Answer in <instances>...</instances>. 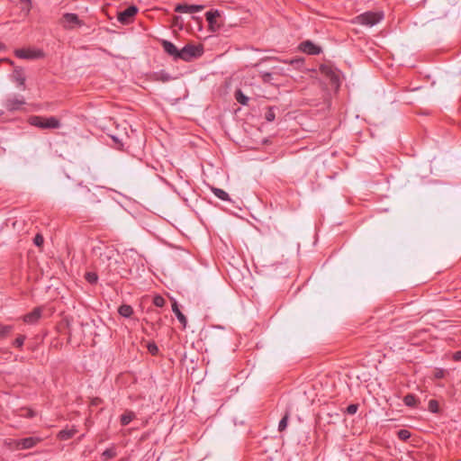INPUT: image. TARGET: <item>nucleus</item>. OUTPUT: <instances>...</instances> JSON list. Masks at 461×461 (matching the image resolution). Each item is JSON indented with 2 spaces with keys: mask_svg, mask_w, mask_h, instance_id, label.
Masks as SVG:
<instances>
[{
  "mask_svg": "<svg viewBox=\"0 0 461 461\" xmlns=\"http://www.w3.org/2000/svg\"><path fill=\"white\" fill-rule=\"evenodd\" d=\"M95 251H99V261L105 266L106 268L117 264L118 250L113 246L98 247Z\"/></svg>",
  "mask_w": 461,
  "mask_h": 461,
  "instance_id": "nucleus-1",
  "label": "nucleus"
},
{
  "mask_svg": "<svg viewBox=\"0 0 461 461\" xmlns=\"http://www.w3.org/2000/svg\"><path fill=\"white\" fill-rule=\"evenodd\" d=\"M28 122L31 125L40 129H59L61 125L60 121L54 116L32 115L29 117Z\"/></svg>",
  "mask_w": 461,
  "mask_h": 461,
  "instance_id": "nucleus-2",
  "label": "nucleus"
},
{
  "mask_svg": "<svg viewBox=\"0 0 461 461\" xmlns=\"http://www.w3.org/2000/svg\"><path fill=\"white\" fill-rule=\"evenodd\" d=\"M203 53V45L186 44L179 50L178 59L184 61H191L194 59L201 57Z\"/></svg>",
  "mask_w": 461,
  "mask_h": 461,
  "instance_id": "nucleus-3",
  "label": "nucleus"
},
{
  "mask_svg": "<svg viewBox=\"0 0 461 461\" xmlns=\"http://www.w3.org/2000/svg\"><path fill=\"white\" fill-rule=\"evenodd\" d=\"M384 18L382 13L366 12L356 17V22L361 25L372 27L380 23Z\"/></svg>",
  "mask_w": 461,
  "mask_h": 461,
  "instance_id": "nucleus-4",
  "label": "nucleus"
},
{
  "mask_svg": "<svg viewBox=\"0 0 461 461\" xmlns=\"http://www.w3.org/2000/svg\"><path fill=\"white\" fill-rule=\"evenodd\" d=\"M60 24L66 30H73L76 27H81L84 23L78 18L77 14L66 13L62 16Z\"/></svg>",
  "mask_w": 461,
  "mask_h": 461,
  "instance_id": "nucleus-5",
  "label": "nucleus"
},
{
  "mask_svg": "<svg viewBox=\"0 0 461 461\" xmlns=\"http://www.w3.org/2000/svg\"><path fill=\"white\" fill-rule=\"evenodd\" d=\"M41 441L39 437H29L14 440V446L16 449H30Z\"/></svg>",
  "mask_w": 461,
  "mask_h": 461,
  "instance_id": "nucleus-6",
  "label": "nucleus"
},
{
  "mask_svg": "<svg viewBox=\"0 0 461 461\" xmlns=\"http://www.w3.org/2000/svg\"><path fill=\"white\" fill-rule=\"evenodd\" d=\"M25 104V100L21 95H13L5 101V107L7 111L13 112L21 109Z\"/></svg>",
  "mask_w": 461,
  "mask_h": 461,
  "instance_id": "nucleus-7",
  "label": "nucleus"
},
{
  "mask_svg": "<svg viewBox=\"0 0 461 461\" xmlns=\"http://www.w3.org/2000/svg\"><path fill=\"white\" fill-rule=\"evenodd\" d=\"M14 53L17 58L24 59H35L43 56L41 50L32 49H18Z\"/></svg>",
  "mask_w": 461,
  "mask_h": 461,
  "instance_id": "nucleus-8",
  "label": "nucleus"
},
{
  "mask_svg": "<svg viewBox=\"0 0 461 461\" xmlns=\"http://www.w3.org/2000/svg\"><path fill=\"white\" fill-rule=\"evenodd\" d=\"M138 13V8L135 5H131L118 14V21L122 24H129L134 15Z\"/></svg>",
  "mask_w": 461,
  "mask_h": 461,
  "instance_id": "nucleus-9",
  "label": "nucleus"
},
{
  "mask_svg": "<svg viewBox=\"0 0 461 461\" xmlns=\"http://www.w3.org/2000/svg\"><path fill=\"white\" fill-rule=\"evenodd\" d=\"M204 5H202L180 4L176 6L175 11L177 13L193 14L202 11Z\"/></svg>",
  "mask_w": 461,
  "mask_h": 461,
  "instance_id": "nucleus-10",
  "label": "nucleus"
},
{
  "mask_svg": "<svg viewBox=\"0 0 461 461\" xmlns=\"http://www.w3.org/2000/svg\"><path fill=\"white\" fill-rule=\"evenodd\" d=\"M162 48L164 51L172 57L175 60L178 59L179 50L174 43L169 41L163 40L161 41Z\"/></svg>",
  "mask_w": 461,
  "mask_h": 461,
  "instance_id": "nucleus-11",
  "label": "nucleus"
},
{
  "mask_svg": "<svg viewBox=\"0 0 461 461\" xmlns=\"http://www.w3.org/2000/svg\"><path fill=\"white\" fill-rule=\"evenodd\" d=\"M41 312H42L41 307H36L31 312L25 314L23 317V320L25 323L34 324L40 320V318L41 316Z\"/></svg>",
  "mask_w": 461,
  "mask_h": 461,
  "instance_id": "nucleus-12",
  "label": "nucleus"
},
{
  "mask_svg": "<svg viewBox=\"0 0 461 461\" xmlns=\"http://www.w3.org/2000/svg\"><path fill=\"white\" fill-rule=\"evenodd\" d=\"M301 49L303 52L310 54V55H317L320 54L321 51V47L315 45L310 41H306L302 42Z\"/></svg>",
  "mask_w": 461,
  "mask_h": 461,
  "instance_id": "nucleus-13",
  "label": "nucleus"
},
{
  "mask_svg": "<svg viewBox=\"0 0 461 461\" xmlns=\"http://www.w3.org/2000/svg\"><path fill=\"white\" fill-rule=\"evenodd\" d=\"M172 311L175 313V315L176 316V318L179 321V322L182 324L183 329L185 330L186 328V325H187V319L183 314V312L180 311V309L178 307V304H177V303L176 301L172 304Z\"/></svg>",
  "mask_w": 461,
  "mask_h": 461,
  "instance_id": "nucleus-14",
  "label": "nucleus"
},
{
  "mask_svg": "<svg viewBox=\"0 0 461 461\" xmlns=\"http://www.w3.org/2000/svg\"><path fill=\"white\" fill-rule=\"evenodd\" d=\"M77 432V430L75 427L69 429H64L58 433L57 437L59 440H68L73 438Z\"/></svg>",
  "mask_w": 461,
  "mask_h": 461,
  "instance_id": "nucleus-15",
  "label": "nucleus"
},
{
  "mask_svg": "<svg viewBox=\"0 0 461 461\" xmlns=\"http://www.w3.org/2000/svg\"><path fill=\"white\" fill-rule=\"evenodd\" d=\"M13 79L18 83L19 86L24 87L25 76L22 68H16L13 73Z\"/></svg>",
  "mask_w": 461,
  "mask_h": 461,
  "instance_id": "nucleus-16",
  "label": "nucleus"
},
{
  "mask_svg": "<svg viewBox=\"0 0 461 461\" xmlns=\"http://www.w3.org/2000/svg\"><path fill=\"white\" fill-rule=\"evenodd\" d=\"M136 415L132 411H125L120 417V421L122 426H127L131 421L135 419Z\"/></svg>",
  "mask_w": 461,
  "mask_h": 461,
  "instance_id": "nucleus-17",
  "label": "nucleus"
},
{
  "mask_svg": "<svg viewBox=\"0 0 461 461\" xmlns=\"http://www.w3.org/2000/svg\"><path fill=\"white\" fill-rule=\"evenodd\" d=\"M211 191L220 200L225 201V202L230 201V198L228 193H226L224 190L218 188V187L212 186Z\"/></svg>",
  "mask_w": 461,
  "mask_h": 461,
  "instance_id": "nucleus-18",
  "label": "nucleus"
},
{
  "mask_svg": "<svg viewBox=\"0 0 461 461\" xmlns=\"http://www.w3.org/2000/svg\"><path fill=\"white\" fill-rule=\"evenodd\" d=\"M403 402L408 407L415 408L418 405L419 400L414 394L408 393L404 396Z\"/></svg>",
  "mask_w": 461,
  "mask_h": 461,
  "instance_id": "nucleus-19",
  "label": "nucleus"
},
{
  "mask_svg": "<svg viewBox=\"0 0 461 461\" xmlns=\"http://www.w3.org/2000/svg\"><path fill=\"white\" fill-rule=\"evenodd\" d=\"M235 99L238 103H240L242 105H248L249 104V97L243 94V92L240 89H237L234 93Z\"/></svg>",
  "mask_w": 461,
  "mask_h": 461,
  "instance_id": "nucleus-20",
  "label": "nucleus"
},
{
  "mask_svg": "<svg viewBox=\"0 0 461 461\" xmlns=\"http://www.w3.org/2000/svg\"><path fill=\"white\" fill-rule=\"evenodd\" d=\"M118 312L122 317L130 318L133 313V309L131 305L122 304L119 307Z\"/></svg>",
  "mask_w": 461,
  "mask_h": 461,
  "instance_id": "nucleus-21",
  "label": "nucleus"
},
{
  "mask_svg": "<svg viewBox=\"0 0 461 461\" xmlns=\"http://www.w3.org/2000/svg\"><path fill=\"white\" fill-rule=\"evenodd\" d=\"M220 16V12L218 10H211L205 14L206 21L208 22L210 26H212L215 23V19Z\"/></svg>",
  "mask_w": 461,
  "mask_h": 461,
  "instance_id": "nucleus-22",
  "label": "nucleus"
},
{
  "mask_svg": "<svg viewBox=\"0 0 461 461\" xmlns=\"http://www.w3.org/2000/svg\"><path fill=\"white\" fill-rule=\"evenodd\" d=\"M13 329L14 327L12 325H3L0 323V338H6Z\"/></svg>",
  "mask_w": 461,
  "mask_h": 461,
  "instance_id": "nucleus-23",
  "label": "nucleus"
},
{
  "mask_svg": "<svg viewBox=\"0 0 461 461\" xmlns=\"http://www.w3.org/2000/svg\"><path fill=\"white\" fill-rule=\"evenodd\" d=\"M289 416H290V413L288 411H286L285 414L284 415V417L279 421L278 430L280 432L284 431L286 429L287 424H288Z\"/></svg>",
  "mask_w": 461,
  "mask_h": 461,
  "instance_id": "nucleus-24",
  "label": "nucleus"
},
{
  "mask_svg": "<svg viewBox=\"0 0 461 461\" xmlns=\"http://www.w3.org/2000/svg\"><path fill=\"white\" fill-rule=\"evenodd\" d=\"M22 6V11L25 13V14H29L32 9V0H19Z\"/></svg>",
  "mask_w": 461,
  "mask_h": 461,
  "instance_id": "nucleus-25",
  "label": "nucleus"
},
{
  "mask_svg": "<svg viewBox=\"0 0 461 461\" xmlns=\"http://www.w3.org/2000/svg\"><path fill=\"white\" fill-rule=\"evenodd\" d=\"M85 278L89 284L93 285L97 282L98 276L95 272H86L85 275Z\"/></svg>",
  "mask_w": 461,
  "mask_h": 461,
  "instance_id": "nucleus-26",
  "label": "nucleus"
},
{
  "mask_svg": "<svg viewBox=\"0 0 461 461\" xmlns=\"http://www.w3.org/2000/svg\"><path fill=\"white\" fill-rule=\"evenodd\" d=\"M171 76L165 72V71H160L159 73H157L156 74V79L157 80H160L162 82H167L171 79Z\"/></svg>",
  "mask_w": 461,
  "mask_h": 461,
  "instance_id": "nucleus-27",
  "label": "nucleus"
},
{
  "mask_svg": "<svg viewBox=\"0 0 461 461\" xmlns=\"http://www.w3.org/2000/svg\"><path fill=\"white\" fill-rule=\"evenodd\" d=\"M165 303L166 300L159 294L155 295L153 298V303L157 307H163L165 305Z\"/></svg>",
  "mask_w": 461,
  "mask_h": 461,
  "instance_id": "nucleus-28",
  "label": "nucleus"
},
{
  "mask_svg": "<svg viewBox=\"0 0 461 461\" xmlns=\"http://www.w3.org/2000/svg\"><path fill=\"white\" fill-rule=\"evenodd\" d=\"M265 118L267 122H273L276 118L275 110L273 107H269L265 113Z\"/></svg>",
  "mask_w": 461,
  "mask_h": 461,
  "instance_id": "nucleus-29",
  "label": "nucleus"
},
{
  "mask_svg": "<svg viewBox=\"0 0 461 461\" xmlns=\"http://www.w3.org/2000/svg\"><path fill=\"white\" fill-rule=\"evenodd\" d=\"M438 402L436 401V400H430L429 402V411L433 412V413H437L438 412Z\"/></svg>",
  "mask_w": 461,
  "mask_h": 461,
  "instance_id": "nucleus-30",
  "label": "nucleus"
},
{
  "mask_svg": "<svg viewBox=\"0 0 461 461\" xmlns=\"http://www.w3.org/2000/svg\"><path fill=\"white\" fill-rule=\"evenodd\" d=\"M116 455L115 451L112 448H107L105 449L103 453H102V456L104 458V459H111L113 457H114Z\"/></svg>",
  "mask_w": 461,
  "mask_h": 461,
  "instance_id": "nucleus-31",
  "label": "nucleus"
},
{
  "mask_svg": "<svg viewBox=\"0 0 461 461\" xmlns=\"http://www.w3.org/2000/svg\"><path fill=\"white\" fill-rule=\"evenodd\" d=\"M410 437L411 433L407 429H400L398 431V438L402 440H407L408 438H410Z\"/></svg>",
  "mask_w": 461,
  "mask_h": 461,
  "instance_id": "nucleus-32",
  "label": "nucleus"
},
{
  "mask_svg": "<svg viewBox=\"0 0 461 461\" xmlns=\"http://www.w3.org/2000/svg\"><path fill=\"white\" fill-rule=\"evenodd\" d=\"M26 337L24 335H19L14 341V345L17 348H22Z\"/></svg>",
  "mask_w": 461,
  "mask_h": 461,
  "instance_id": "nucleus-33",
  "label": "nucleus"
},
{
  "mask_svg": "<svg viewBox=\"0 0 461 461\" xmlns=\"http://www.w3.org/2000/svg\"><path fill=\"white\" fill-rule=\"evenodd\" d=\"M357 409H358V405L357 404H349L347 407V413L350 414V415H353V414H355L357 411Z\"/></svg>",
  "mask_w": 461,
  "mask_h": 461,
  "instance_id": "nucleus-34",
  "label": "nucleus"
},
{
  "mask_svg": "<svg viewBox=\"0 0 461 461\" xmlns=\"http://www.w3.org/2000/svg\"><path fill=\"white\" fill-rule=\"evenodd\" d=\"M33 242L37 247H41L44 242L42 235L37 234L33 239Z\"/></svg>",
  "mask_w": 461,
  "mask_h": 461,
  "instance_id": "nucleus-35",
  "label": "nucleus"
},
{
  "mask_svg": "<svg viewBox=\"0 0 461 461\" xmlns=\"http://www.w3.org/2000/svg\"><path fill=\"white\" fill-rule=\"evenodd\" d=\"M261 77L265 83H269L272 80V74L269 72H262Z\"/></svg>",
  "mask_w": 461,
  "mask_h": 461,
  "instance_id": "nucleus-36",
  "label": "nucleus"
},
{
  "mask_svg": "<svg viewBox=\"0 0 461 461\" xmlns=\"http://www.w3.org/2000/svg\"><path fill=\"white\" fill-rule=\"evenodd\" d=\"M148 349L152 355H156L158 352V348L155 343H149Z\"/></svg>",
  "mask_w": 461,
  "mask_h": 461,
  "instance_id": "nucleus-37",
  "label": "nucleus"
},
{
  "mask_svg": "<svg viewBox=\"0 0 461 461\" xmlns=\"http://www.w3.org/2000/svg\"><path fill=\"white\" fill-rule=\"evenodd\" d=\"M22 416H24L26 418H32L35 416V412L34 411L31 410V409H26L24 410V412L21 414Z\"/></svg>",
  "mask_w": 461,
  "mask_h": 461,
  "instance_id": "nucleus-38",
  "label": "nucleus"
},
{
  "mask_svg": "<svg viewBox=\"0 0 461 461\" xmlns=\"http://www.w3.org/2000/svg\"><path fill=\"white\" fill-rule=\"evenodd\" d=\"M453 359L455 361H460L461 360V350L456 351V352L454 353Z\"/></svg>",
  "mask_w": 461,
  "mask_h": 461,
  "instance_id": "nucleus-39",
  "label": "nucleus"
},
{
  "mask_svg": "<svg viewBox=\"0 0 461 461\" xmlns=\"http://www.w3.org/2000/svg\"><path fill=\"white\" fill-rule=\"evenodd\" d=\"M444 376V371L443 370H438L435 374L436 378H442Z\"/></svg>",
  "mask_w": 461,
  "mask_h": 461,
  "instance_id": "nucleus-40",
  "label": "nucleus"
},
{
  "mask_svg": "<svg viewBox=\"0 0 461 461\" xmlns=\"http://www.w3.org/2000/svg\"><path fill=\"white\" fill-rule=\"evenodd\" d=\"M285 63H289V64H291V65L298 64V63H302V61H301V60H299V59H291V60H289V61H285Z\"/></svg>",
  "mask_w": 461,
  "mask_h": 461,
  "instance_id": "nucleus-41",
  "label": "nucleus"
},
{
  "mask_svg": "<svg viewBox=\"0 0 461 461\" xmlns=\"http://www.w3.org/2000/svg\"><path fill=\"white\" fill-rule=\"evenodd\" d=\"M329 72H330V74H331L330 75L331 80L332 81H338V77L335 75V73H333L330 69Z\"/></svg>",
  "mask_w": 461,
  "mask_h": 461,
  "instance_id": "nucleus-42",
  "label": "nucleus"
},
{
  "mask_svg": "<svg viewBox=\"0 0 461 461\" xmlns=\"http://www.w3.org/2000/svg\"><path fill=\"white\" fill-rule=\"evenodd\" d=\"M326 69H327V68H325V67H323V68H321V70H322L323 72H325V73L329 74V72H328V71H326Z\"/></svg>",
  "mask_w": 461,
  "mask_h": 461,
  "instance_id": "nucleus-43",
  "label": "nucleus"
},
{
  "mask_svg": "<svg viewBox=\"0 0 461 461\" xmlns=\"http://www.w3.org/2000/svg\"><path fill=\"white\" fill-rule=\"evenodd\" d=\"M113 139L114 141H118L116 137L113 136Z\"/></svg>",
  "mask_w": 461,
  "mask_h": 461,
  "instance_id": "nucleus-44",
  "label": "nucleus"
}]
</instances>
